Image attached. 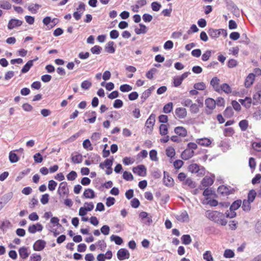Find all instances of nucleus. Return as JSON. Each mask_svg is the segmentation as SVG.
Segmentation results:
<instances>
[{"mask_svg":"<svg viewBox=\"0 0 261 261\" xmlns=\"http://www.w3.org/2000/svg\"><path fill=\"white\" fill-rule=\"evenodd\" d=\"M206 217L210 220L215 222L219 221V218L223 216V214L217 211H207L205 213Z\"/></svg>","mask_w":261,"mask_h":261,"instance_id":"f257e3e1","label":"nucleus"},{"mask_svg":"<svg viewBox=\"0 0 261 261\" xmlns=\"http://www.w3.org/2000/svg\"><path fill=\"white\" fill-rule=\"evenodd\" d=\"M205 105L207 108L205 110L206 114L207 115L211 114L212 113V111L216 107L215 100L211 98H206L205 100Z\"/></svg>","mask_w":261,"mask_h":261,"instance_id":"f03ea898","label":"nucleus"},{"mask_svg":"<svg viewBox=\"0 0 261 261\" xmlns=\"http://www.w3.org/2000/svg\"><path fill=\"white\" fill-rule=\"evenodd\" d=\"M58 193L61 197L64 195H68L69 190L67 188V184L66 181H63L60 184L58 190Z\"/></svg>","mask_w":261,"mask_h":261,"instance_id":"7ed1b4c3","label":"nucleus"},{"mask_svg":"<svg viewBox=\"0 0 261 261\" xmlns=\"http://www.w3.org/2000/svg\"><path fill=\"white\" fill-rule=\"evenodd\" d=\"M146 168L144 165H139L133 168V172L140 176L146 175Z\"/></svg>","mask_w":261,"mask_h":261,"instance_id":"20e7f679","label":"nucleus"},{"mask_svg":"<svg viewBox=\"0 0 261 261\" xmlns=\"http://www.w3.org/2000/svg\"><path fill=\"white\" fill-rule=\"evenodd\" d=\"M117 255L119 260H123L125 259H128L130 254L126 249L121 248L117 251Z\"/></svg>","mask_w":261,"mask_h":261,"instance_id":"39448f33","label":"nucleus"},{"mask_svg":"<svg viewBox=\"0 0 261 261\" xmlns=\"http://www.w3.org/2000/svg\"><path fill=\"white\" fill-rule=\"evenodd\" d=\"M139 218L145 224L150 225L152 222V217L149 216L148 214L145 212H142L139 214Z\"/></svg>","mask_w":261,"mask_h":261,"instance_id":"423d86ee","label":"nucleus"},{"mask_svg":"<svg viewBox=\"0 0 261 261\" xmlns=\"http://www.w3.org/2000/svg\"><path fill=\"white\" fill-rule=\"evenodd\" d=\"M155 121V115L151 114L145 122V126L152 132Z\"/></svg>","mask_w":261,"mask_h":261,"instance_id":"0eeeda50","label":"nucleus"},{"mask_svg":"<svg viewBox=\"0 0 261 261\" xmlns=\"http://www.w3.org/2000/svg\"><path fill=\"white\" fill-rule=\"evenodd\" d=\"M46 242L42 240H38L33 245V249L35 251H40L42 250L45 247Z\"/></svg>","mask_w":261,"mask_h":261,"instance_id":"6e6552de","label":"nucleus"},{"mask_svg":"<svg viewBox=\"0 0 261 261\" xmlns=\"http://www.w3.org/2000/svg\"><path fill=\"white\" fill-rule=\"evenodd\" d=\"M22 24V21L19 19L12 18L10 19L8 24V28L9 30H12L14 28L19 27Z\"/></svg>","mask_w":261,"mask_h":261,"instance_id":"1a4fd4ad","label":"nucleus"},{"mask_svg":"<svg viewBox=\"0 0 261 261\" xmlns=\"http://www.w3.org/2000/svg\"><path fill=\"white\" fill-rule=\"evenodd\" d=\"M175 218L178 221L181 222H186L189 221V215L185 210L181 212L179 215H176Z\"/></svg>","mask_w":261,"mask_h":261,"instance_id":"9d476101","label":"nucleus"},{"mask_svg":"<svg viewBox=\"0 0 261 261\" xmlns=\"http://www.w3.org/2000/svg\"><path fill=\"white\" fill-rule=\"evenodd\" d=\"M163 182L167 187H171L173 185L174 180L173 178L169 176V173L166 171H164Z\"/></svg>","mask_w":261,"mask_h":261,"instance_id":"9b49d317","label":"nucleus"},{"mask_svg":"<svg viewBox=\"0 0 261 261\" xmlns=\"http://www.w3.org/2000/svg\"><path fill=\"white\" fill-rule=\"evenodd\" d=\"M194 152L193 150L186 148L181 154V158L184 160H188L194 155Z\"/></svg>","mask_w":261,"mask_h":261,"instance_id":"f8f14e48","label":"nucleus"},{"mask_svg":"<svg viewBox=\"0 0 261 261\" xmlns=\"http://www.w3.org/2000/svg\"><path fill=\"white\" fill-rule=\"evenodd\" d=\"M175 114L179 119L185 118L187 116V110L184 108H177L175 110Z\"/></svg>","mask_w":261,"mask_h":261,"instance_id":"ddd939ff","label":"nucleus"},{"mask_svg":"<svg viewBox=\"0 0 261 261\" xmlns=\"http://www.w3.org/2000/svg\"><path fill=\"white\" fill-rule=\"evenodd\" d=\"M42 229V225L39 223H37L36 224L30 225L28 228L29 232L31 233H35L37 231H41Z\"/></svg>","mask_w":261,"mask_h":261,"instance_id":"4468645a","label":"nucleus"},{"mask_svg":"<svg viewBox=\"0 0 261 261\" xmlns=\"http://www.w3.org/2000/svg\"><path fill=\"white\" fill-rule=\"evenodd\" d=\"M13 194L12 193H7L2 196L0 197V203L5 206L12 198Z\"/></svg>","mask_w":261,"mask_h":261,"instance_id":"2eb2a0df","label":"nucleus"},{"mask_svg":"<svg viewBox=\"0 0 261 261\" xmlns=\"http://www.w3.org/2000/svg\"><path fill=\"white\" fill-rule=\"evenodd\" d=\"M254 79L255 74L253 73L249 74V75L247 76V77L245 79L244 83L245 86L246 88H249V87H250L253 83Z\"/></svg>","mask_w":261,"mask_h":261,"instance_id":"dca6fc26","label":"nucleus"},{"mask_svg":"<svg viewBox=\"0 0 261 261\" xmlns=\"http://www.w3.org/2000/svg\"><path fill=\"white\" fill-rule=\"evenodd\" d=\"M174 132L176 134L181 137H185L187 135L186 129L182 126H177L174 128Z\"/></svg>","mask_w":261,"mask_h":261,"instance_id":"f3484780","label":"nucleus"},{"mask_svg":"<svg viewBox=\"0 0 261 261\" xmlns=\"http://www.w3.org/2000/svg\"><path fill=\"white\" fill-rule=\"evenodd\" d=\"M219 82L220 80L217 77H214L211 81L210 84L216 91L220 93V89L219 86Z\"/></svg>","mask_w":261,"mask_h":261,"instance_id":"a211bd4d","label":"nucleus"},{"mask_svg":"<svg viewBox=\"0 0 261 261\" xmlns=\"http://www.w3.org/2000/svg\"><path fill=\"white\" fill-rule=\"evenodd\" d=\"M19 254L22 259H26L29 255L28 248L26 247H20L18 250Z\"/></svg>","mask_w":261,"mask_h":261,"instance_id":"6ab92c4d","label":"nucleus"},{"mask_svg":"<svg viewBox=\"0 0 261 261\" xmlns=\"http://www.w3.org/2000/svg\"><path fill=\"white\" fill-rule=\"evenodd\" d=\"M113 158H112L111 159H106L103 163H101L99 164V167L102 169H103L105 167H106L107 168H110V167H111L113 165Z\"/></svg>","mask_w":261,"mask_h":261,"instance_id":"aec40b11","label":"nucleus"},{"mask_svg":"<svg viewBox=\"0 0 261 261\" xmlns=\"http://www.w3.org/2000/svg\"><path fill=\"white\" fill-rule=\"evenodd\" d=\"M220 29H210L207 32L212 38H217L220 36Z\"/></svg>","mask_w":261,"mask_h":261,"instance_id":"412c9836","label":"nucleus"},{"mask_svg":"<svg viewBox=\"0 0 261 261\" xmlns=\"http://www.w3.org/2000/svg\"><path fill=\"white\" fill-rule=\"evenodd\" d=\"M213 179L210 177H205L201 181V185L204 187H207L213 185Z\"/></svg>","mask_w":261,"mask_h":261,"instance_id":"4be33fe9","label":"nucleus"},{"mask_svg":"<svg viewBox=\"0 0 261 261\" xmlns=\"http://www.w3.org/2000/svg\"><path fill=\"white\" fill-rule=\"evenodd\" d=\"M139 26L140 27V29L136 28L135 29V32L137 35H140L141 34H145L147 32V28L143 23H140Z\"/></svg>","mask_w":261,"mask_h":261,"instance_id":"5701e85b","label":"nucleus"},{"mask_svg":"<svg viewBox=\"0 0 261 261\" xmlns=\"http://www.w3.org/2000/svg\"><path fill=\"white\" fill-rule=\"evenodd\" d=\"M258 103H261V91H257L253 96V105H256Z\"/></svg>","mask_w":261,"mask_h":261,"instance_id":"b1692460","label":"nucleus"},{"mask_svg":"<svg viewBox=\"0 0 261 261\" xmlns=\"http://www.w3.org/2000/svg\"><path fill=\"white\" fill-rule=\"evenodd\" d=\"M83 196L85 198H94L95 197V195L93 190L87 189L83 193Z\"/></svg>","mask_w":261,"mask_h":261,"instance_id":"393cba45","label":"nucleus"},{"mask_svg":"<svg viewBox=\"0 0 261 261\" xmlns=\"http://www.w3.org/2000/svg\"><path fill=\"white\" fill-rule=\"evenodd\" d=\"M89 159H91L92 161H90L89 160H87L85 162V165L87 166L90 165L92 163H94V160L96 161V163H97L99 162L100 160V156L98 154H93V156H90Z\"/></svg>","mask_w":261,"mask_h":261,"instance_id":"a878e982","label":"nucleus"},{"mask_svg":"<svg viewBox=\"0 0 261 261\" xmlns=\"http://www.w3.org/2000/svg\"><path fill=\"white\" fill-rule=\"evenodd\" d=\"M242 202V201L240 199H238L234 201L230 206V211H235L236 210H238L241 206Z\"/></svg>","mask_w":261,"mask_h":261,"instance_id":"bb28decb","label":"nucleus"},{"mask_svg":"<svg viewBox=\"0 0 261 261\" xmlns=\"http://www.w3.org/2000/svg\"><path fill=\"white\" fill-rule=\"evenodd\" d=\"M114 42L113 41H109L106 46V51L110 54H113L115 51V48L114 47Z\"/></svg>","mask_w":261,"mask_h":261,"instance_id":"cd10ccee","label":"nucleus"},{"mask_svg":"<svg viewBox=\"0 0 261 261\" xmlns=\"http://www.w3.org/2000/svg\"><path fill=\"white\" fill-rule=\"evenodd\" d=\"M196 142L198 144H199L201 146H208L212 143L211 141L207 138H201V139H197L196 141Z\"/></svg>","mask_w":261,"mask_h":261,"instance_id":"c85d7f7f","label":"nucleus"},{"mask_svg":"<svg viewBox=\"0 0 261 261\" xmlns=\"http://www.w3.org/2000/svg\"><path fill=\"white\" fill-rule=\"evenodd\" d=\"M218 193L225 195H228L230 194L228 188L224 185L220 186L218 187Z\"/></svg>","mask_w":261,"mask_h":261,"instance_id":"c756f323","label":"nucleus"},{"mask_svg":"<svg viewBox=\"0 0 261 261\" xmlns=\"http://www.w3.org/2000/svg\"><path fill=\"white\" fill-rule=\"evenodd\" d=\"M33 65V61L29 60L22 67L21 72L22 73H27Z\"/></svg>","mask_w":261,"mask_h":261,"instance_id":"7c9ffc66","label":"nucleus"},{"mask_svg":"<svg viewBox=\"0 0 261 261\" xmlns=\"http://www.w3.org/2000/svg\"><path fill=\"white\" fill-rule=\"evenodd\" d=\"M242 203V208L244 211L249 212L251 210V203L252 202L246 199H244Z\"/></svg>","mask_w":261,"mask_h":261,"instance_id":"2f4dec72","label":"nucleus"},{"mask_svg":"<svg viewBox=\"0 0 261 261\" xmlns=\"http://www.w3.org/2000/svg\"><path fill=\"white\" fill-rule=\"evenodd\" d=\"M233 111L232 108L231 107H227L223 112L224 117L227 118H231L233 115Z\"/></svg>","mask_w":261,"mask_h":261,"instance_id":"473e14b6","label":"nucleus"},{"mask_svg":"<svg viewBox=\"0 0 261 261\" xmlns=\"http://www.w3.org/2000/svg\"><path fill=\"white\" fill-rule=\"evenodd\" d=\"M220 92L222 91L224 92L225 93L229 94L231 92V88L228 84L224 83L222 84L220 87Z\"/></svg>","mask_w":261,"mask_h":261,"instance_id":"72a5a7b5","label":"nucleus"},{"mask_svg":"<svg viewBox=\"0 0 261 261\" xmlns=\"http://www.w3.org/2000/svg\"><path fill=\"white\" fill-rule=\"evenodd\" d=\"M239 126L242 131H246L248 127V121L246 119L240 121L239 123Z\"/></svg>","mask_w":261,"mask_h":261,"instance_id":"f704fd0d","label":"nucleus"},{"mask_svg":"<svg viewBox=\"0 0 261 261\" xmlns=\"http://www.w3.org/2000/svg\"><path fill=\"white\" fill-rule=\"evenodd\" d=\"M110 240L111 241H114L116 244L118 245L122 244L123 243V240L121 237L114 234H113L110 237Z\"/></svg>","mask_w":261,"mask_h":261,"instance_id":"c9c22d12","label":"nucleus"},{"mask_svg":"<svg viewBox=\"0 0 261 261\" xmlns=\"http://www.w3.org/2000/svg\"><path fill=\"white\" fill-rule=\"evenodd\" d=\"M256 192H255V191L254 190L252 189V190H250L249 193H248L247 200L251 202H252L254 200V199L256 197Z\"/></svg>","mask_w":261,"mask_h":261,"instance_id":"e433bc0d","label":"nucleus"},{"mask_svg":"<svg viewBox=\"0 0 261 261\" xmlns=\"http://www.w3.org/2000/svg\"><path fill=\"white\" fill-rule=\"evenodd\" d=\"M9 158L10 162L11 163H16L19 161V159L16 153H14L13 151H10V152L9 153Z\"/></svg>","mask_w":261,"mask_h":261,"instance_id":"4c0bfd02","label":"nucleus"},{"mask_svg":"<svg viewBox=\"0 0 261 261\" xmlns=\"http://www.w3.org/2000/svg\"><path fill=\"white\" fill-rule=\"evenodd\" d=\"M189 171L192 173H198L200 169L199 166L197 164H192L189 166L188 167Z\"/></svg>","mask_w":261,"mask_h":261,"instance_id":"58836bf2","label":"nucleus"},{"mask_svg":"<svg viewBox=\"0 0 261 261\" xmlns=\"http://www.w3.org/2000/svg\"><path fill=\"white\" fill-rule=\"evenodd\" d=\"M181 240L182 244L186 245H189L192 242L191 237L189 234L183 235L181 238Z\"/></svg>","mask_w":261,"mask_h":261,"instance_id":"ea45409f","label":"nucleus"},{"mask_svg":"<svg viewBox=\"0 0 261 261\" xmlns=\"http://www.w3.org/2000/svg\"><path fill=\"white\" fill-rule=\"evenodd\" d=\"M234 134V130L232 127H227L223 129V135L225 137L232 136Z\"/></svg>","mask_w":261,"mask_h":261,"instance_id":"a19ab883","label":"nucleus"},{"mask_svg":"<svg viewBox=\"0 0 261 261\" xmlns=\"http://www.w3.org/2000/svg\"><path fill=\"white\" fill-rule=\"evenodd\" d=\"M173 110V103L170 102L165 105L163 108V112L166 114L170 113Z\"/></svg>","mask_w":261,"mask_h":261,"instance_id":"79ce46f5","label":"nucleus"},{"mask_svg":"<svg viewBox=\"0 0 261 261\" xmlns=\"http://www.w3.org/2000/svg\"><path fill=\"white\" fill-rule=\"evenodd\" d=\"M40 7L41 6L38 4H32L29 6L28 9L32 13L35 14Z\"/></svg>","mask_w":261,"mask_h":261,"instance_id":"37998d69","label":"nucleus"},{"mask_svg":"<svg viewBox=\"0 0 261 261\" xmlns=\"http://www.w3.org/2000/svg\"><path fill=\"white\" fill-rule=\"evenodd\" d=\"M160 134L162 136L166 135L168 134V127L167 125L162 124L160 125Z\"/></svg>","mask_w":261,"mask_h":261,"instance_id":"c03bdc74","label":"nucleus"},{"mask_svg":"<svg viewBox=\"0 0 261 261\" xmlns=\"http://www.w3.org/2000/svg\"><path fill=\"white\" fill-rule=\"evenodd\" d=\"M92 86V83L89 80H85L81 83V87L84 90H88Z\"/></svg>","mask_w":261,"mask_h":261,"instance_id":"a18cd8bd","label":"nucleus"},{"mask_svg":"<svg viewBox=\"0 0 261 261\" xmlns=\"http://www.w3.org/2000/svg\"><path fill=\"white\" fill-rule=\"evenodd\" d=\"M72 161L75 164H80L82 162V156L79 154L71 157Z\"/></svg>","mask_w":261,"mask_h":261,"instance_id":"49530a36","label":"nucleus"},{"mask_svg":"<svg viewBox=\"0 0 261 261\" xmlns=\"http://www.w3.org/2000/svg\"><path fill=\"white\" fill-rule=\"evenodd\" d=\"M11 7V4L7 1H2L0 3V8L3 9L9 10Z\"/></svg>","mask_w":261,"mask_h":261,"instance_id":"de8ad7c7","label":"nucleus"},{"mask_svg":"<svg viewBox=\"0 0 261 261\" xmlns=\"http://www.w3.org/2000/svg\"><path fill=\"white\" fill-rule=\"evenodd\" d=\"M123 178L127 181H132L134 179V177L132 173L126 171L123 172Z\"/></svg>","mask_w":261,"mask_h":261,"instance_id":"09e8293b","label":"nucleus"},{"mask_svg":"<svg viewBox=\"0 0 261 261\" xmlns=\"http://www.w3.org/2000/svg\"><path fill=\"white\" fill-rule=\"evenodd\" d=\"M203 258L206 261H213L214 259L210 251H205L203 254Z\"/></svg>","mask_w":261,"mask_h":261,"instance_id":"8fccbe9b","label":"nucleus"},{"mask_svg":"<svg viewBox=\"0 0 261 261\" xmlns=\"http://www.w3.org/2000/svg\"><path fill=\"white\" fill-rule=\"evenodd\" d=\"M132 89V87L127 84H123L120 87V90L122 92H129L131 91Z\"/></svg>","mask_w":261,"mask_h":261,"instance_id":"3c124183","label":"nucleus"},{"mask_svg":"<svg viewBox=\"0 0 261 261\" xmlns=\"http://www.w3.org/2000/svg\"><path fill=\"white\" fill-rule=\"evenodd\" d=\"M102 50V47L98 45H95L90 49V51L93 54L99 55Z\"/></svg>","mask_w":261,"mask_h":261,"instance_id":"603ef678","label":"nucleus"},{"mask_svg":"<svg viewBox=\"0 0 261 261\" xmlns=\"http://www.w3.org/2000/svg\"><path fill=\"white\" fill-rule=\"evenodd\" d=\"M194 88L196 90H203L205 89L206 86L203 82L197 83L194 84Z\"/></svg>","mask_w":261,"mask_h":261,"instance_id":"864d4df0","label":"nucleus"},{"mask_svg":"<svg viewBox=\"0 0 261 261\" xmlns=\"http://www.w3.org/2000/svg\"><path fill=\"white\" fill-rule=\"evenodd\" d=\"M166 154L167 156L170 158H172L175 154V152L174 148L168 147L166 149Z\"/></svg>","mask_w":261,"mask_h":261,"instance_id":"5fc2aeb1","label":"nucleus"},{"mask_svg":"<svg viewBox=\"0 0 261 261\" xmlns=\"http://www.w3.org/2000/svg\"><path fill=\"white\" fill-rule=\"evenodd\" d=\"M223 255L225 258H232L234 256V253L231 249H226L225 250Z\"/></svg>","mask_w":261,"mask_h":261,"instance_id":"6e6d98bb","label":"nucleus"},{"mask_svg":"<svg viewBox=\"0 0 261 261\" xmlns=\"http://www.w3.org/2000/svg\"><path fill=\"white\" fill-rule=\"evenodd\" d=\"M184 184L188 186L191 188H194L196 187L195 183L190 178H187Z\"/></svg>","mask_w":261,"mask_h":261,"instance_id":"4d7b16f0","label":"nucleus"},{"mask_svg":"<svg viewBox=\"0 0 261 261\" xmlns=\"http://www.w3.org/2000/svg\"><path fill=\"white\" fill-rule=\"evenodd\" d=\"M151 9L154 11H158L161 9L162 6L161 4L157 2H153L151 4Z\"/></svg>","mask_w":261,"mask_h":261,"instance_id":"13d9d810","label":"nucleus"},{"mask_svg":"<svg viewBox=\"0 0 261 261\" xmlns=\"http://www.w3.org/2000/svg\"><path fill=\"white\" fill-rule=\"evenodd\" d=\"M212 55V50H206L202 56L201 59L203 61H207Z\"/></svg>","mask_w":261,"mask_h":261,"instance_id":"bf43d9fd","label":"nucleus"},{"mask_svg":"<svg viewBox=\"0 0 261 261\" xmlns=\"http://www.w3.org/2000/svg\"><path fill=\"white\" fill-rule=\"evenodd\" d=\"M149 156L150 160L153 161H156L158 160L157 157V151L154 149H152L150 151Z\"/></svg>","mask_w":261,"mask_h":261,"instance_id":"052dcab7","label":"nucleus"},{"mask_svg":"<svg viewBox=\"0 0 261 261\" xmlns=\"http://www.w3.org/2000/svg\"><path fill=\"white\" fill-rule=\"evenodd\" d=\"M109 117L112 119L117 120L120 119L121 116L120 114L118 112L114 111L110 112Z\"/></svg>","mask_w":261,"mask_h":261,"instance_id":"680f3d73","label":"nucleus"},{"mask_svg":"<svg viewBox=\"0 0 261 261\" xmlns=\"http://www.w3.org/2000/svg\"><path fill=\"white\" fill-rule=\"evenodd\" d=\"M110 227L107 225H103L100 228L101 232L104 235H108L110 233Z\"/></svg>","mask_w":261,"mask_h":261,"instance_id":"e2e57ef3","label":"nucleus"},{"mask_svg":"<svg viewBox=\"0 0 261 261\" xmlns=\"http://www.w3.org/2000/svg\"><path fill=\"white\" fill-rule=\"evenodd\" d=\"M57 186V183L54 180H50L48 181V188L50 191L55 190Z\"/></svg>","mask_w":261,"mask_h":261,"instance_id":"0e129e2a","label":"nucleus"},{"mask_svg":"<svg viewBox=\"0 0 261 261\" xmlns=\"http://www.w3.org/2000/svg\"><path fill=\"white\" fill-rule=\"evenodd\" d=\"M77 177V173L74 171H71L67 175V178L68 180H73Z\"/></svg>","mask_w":261,"mask_h":261,"instance_id":"69168bd1","label":"nucleus"},{"mask_svg":"<svg viewBox=\"0 0 261 261\" xmlns=\"http://www.w3.org/2000/svg\"><path fill=\"white\" fill-rule=\"evenodd\" d=\"M33 158L35 163H40L43 161L42 155L39 152L35 154Z\"/></svg>","mask_w":261,"mask_h":261,"instance_id":"338daca9","label":"nucleus"},{"mask_svg":"<svg viewBox=\"0 0 261 261\" xmlns=\"http://www.w3.org/2000/svg\"><path fill=\"white\" fill-rule=\"evenodd\" d=\"M253 148L257 151H261V142H253L252 144Z\"/></svg>","mask_w":261,"mask_h":261,"instance_id":"774afa93","label":"nucleus"}]
</instances>
